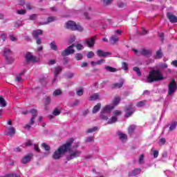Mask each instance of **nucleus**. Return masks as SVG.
I'll return each instance as SVG.
<instances>
[{
    "instance_id": "f257e3e1",
    "label": "nucleus",
    "mask_w": 177,
    "mask_h": 177,
    "mask_svg": "<svg viewBox=\"0 0 177 177\" xmlns=\"http://www.w3.org/2000/svg\"><path fill=\"white\" fill-rule=\"evenodd\" d=\"M73 142L74 139L70 138L64 145L59 147L58 150L54 152L53 158H54V160H59V158H60L66 151H68V150H70V147H71V145H73Z\"/></svg>"
},
{
    "instance_id": "f03ea898",
    "label": "nucleus",
    "mask_w": 177,
    "mask_h": 177,
    "mask_svg": "<svg viewBox=\"0 0 177 177\" xmlns=\"http://www.w3.org/2000/svg\"><path fill=\"white\" fill-rule=\"evenodd\" d=\"M79 146L80 142H76L72 146V149H69L70 156L66 158L68 161H70V160H74V158H77V157H80V156H81L82 151L76 149Z\"/></svg>"
},
{
    "instance_id": "7ed1b4c3",
    "label": "nucleus",
    "mask_w": 177,
    "mask_h": 177,
    "mask_svg": "<svg viewBox=\"0 0 177 177\" xmlns=\"http://www.w3.org/2000/svg\"><path fill=\"white\" fill-rule=\"evenodd\" d=\"M114 109V105L109 104L105 106L100 112V118L104 121L109 120V114Z\"/></svg>"
},
{
    "instance_id": "20e7f679",
    "label": "nucleus",
    "mask_w": 177,
    "mask_h": 177,
    "mask_svg": "<svg viewBox=\"0 0 177 177\" xmlns=\"http://www.w3.org/2000/svg\"><path fill=\"white\" fill-rule=\"evenodd\" d=\"M66 28L73 31H84V28L80 24H75V21H68L66 24Z\"/></svg>"
},
{
    "instance_id": "39448f33",
    "label": "nucleus",
    "mask_w": 177,
    "mask_h": 177,
    "mask_svg": "<svg viewBox=\"0 0 177 177\" xmlns=\"http://www.w3.org/2000/svg\"><path fill=\"white\" fill-rule=\"evenodd\" d=\"M177 86L176 81L175 79H172L168 84V95L169 96H171L176 91Z\"/></svg>"
},
{
    "instance_id": "423d86ee",
    "label": "nucleus",
    "mask_w": 177,
    "mask_h": 177,
    "mask_svg": "<svg viewBox=\"0 0 177 177\" xmlns=\"http://www.w3.org/2000/svg\"><path fill=\"white\" fill-rule=\"evenodd\" d=\"M133 51L136 53V55H137V56H150L151 55V50H146L145 48L140 50L133 48Z\"/></svg>"
},
{
    "instance_id": "0eeeda50",
    "label": "nucleus",
    "mask_w": 177,
    "mask_h": 177,
    "mask_svg": "<svg viewBox=\"0 0 177 177\" xmlns=\"http://www.w3.org/2000/svg\"><path fill=\"white\" fill-rule=\"evenodd\" d=\"M125 111H126L125 117L127 118H129V117H131V115H132V114L135 113V108L133 106V104H129V106L126 108Z\"/></svg>"
},
{
    "instance_id": "6e6552de",
    "label": "nucleus",
    "mask_w": 177,
    "mask_h": 177,
    "mask_svg": "<svg viewBox=\"0 0 177 177\" xmlns=\"http://www.w3.org/2000/svg\"><path fill=\"white\" fill-rule=\"evenodd\" d=\"M156 81V70H152L149 72V75L147 79V82L149 83L154 82Z\"/></svg>"
},
{
    "instance_id": "1a4fd4ad",
    "label": "nucleus",
    "mask_w": 177,
    "mask_h": 177,
    "mask_svg": "<svg viewBox=\"0 0 177 177\" xmlns=\"http://www.w3.org/2000/svg\"><path fill=\"white\" fill-rule=\"evenodd\" d=\"M74 48V44H72L69 47H68L62 53V56H68V55H71L74 53V50L73 49Z\"/></svg>"
},
{
    "instance_id": "9d476101",
    "label": "nucleus",
    "mask_w": 177,
    "mask_h": 177,
    "mask_svg": "<svg viewBox=\"0 0 177 177\" xmlns=\"http://www.w3.org/2000/svg\"><path fill=\"white\" fill-rule=\"evenodd\" d=\"M26 61L28 62H32V63L37 62V57H34L30 53H27L25 55Z\"/></svg>"
},
{
    "instance_id": "9b49d317",
    "label": "nucleus",
    "mask_w": 177,
    "mask_h": 177,
    "mask_svg": "<svg viewBox=\"0 0 177 177\" xmlns=\"http://www.w3.org/2000/svg\"><path fill=\"white\" fill-rule=\"evenodd\" d=\"M165 80V77L162 75V73L159 70H156V82L162 81Z\"/></svg>"
},
{
    "instance_id": "f8f14e48",
    "label": "nucleus",
    "mask_w": 177,
    "mask_h": 177,
    "mask_svg": "<svg viewBox=\"0 0 177 177\" xmlns=\"http://www.w3.org/2000/svg\"><path fill=\"white\" fill-rule=\"evenodd\" d=\"M167 17L171 23H177V17L172 15L171 12L167 13Z\"/></svg>"
},
{
    "instance_id": "ddd939ff",
    "label": "nucleus",
    "mask_w": 177,
    "mask_h": 177,
    "mask_svg": "<svg viewBox=\"0 0 177 177\" xmlns=\"http://www.w3.org/2000/svg\"><path fill=\"white\" fill-rule=\"evenodd\" d=\"M31 158H32V153H28L21 160L22 164H27V162H30L31 161Z\"/></svg>"
},
{
    "instance_id": "4468645a",
    "label": "nucleus",
    "mask_w": 177,
    "mask_h": 177,
    "mask_svg": "<svg viewBox=\"0 0 177 177\" xmlns=\"http://www.w3.org/2000/svg\"><path fill=\"white\" fill-rule=\"evenodd\" d=\"M30 113H31V114H32V118L30 121V125H33L34 120H35V117L37 115H38V113L37 112V110H35V109L30 110Z\"/></svg>"
},
{
    "instance_id": "2eb2a0df",
    "label": "nucleus",
    "mask_w": 177,
    "mask_h": 177,
    "mask_svg": "<svg viewBox=\"0 0 177 177\" xmlns=\"http://www.w3.org/2000/svg\"><path fill=\"white\" fill-rule=\"evenodd\" d=\"M62 72V67L57 66L55 68L54 74H55V78L53 80V84H55L56 82V80H57V75H59V73Z\"/></svg>"
},
{
    "instance_id": "dca6fc26",
    "label": "nucleus",
    "mask_w": 177,
    "mask_h": 177,
    "mask_svg": "<svg viewBox=\"0 0 177 177\" xmlns=\"http://www.w3.org/2000/svg\"><path fill=\"white\" fill-rule=\"evenodd\" d=\"M95 39H96V37H93L91 38L87 39L85 43L87 44L88 48H91V46H93V45H95Z\"/></svg>"
},
{
    "instance_id": "f3484780",
    "label": "nucleus",
    "mask_w": 177,
    "mask_h": 177,
    "mask_svg": "<svg viewBox=\"0 0 177 177\" xmlns=\"http://www.w3.org/2000/svg\"><path fill=\"white\" fill-rule=\"evenodd\" d=\"M15 133H16V129L15 127H10L6 130V134L7 136H12Z\"/></svg>"
},
{
    "instance_id": "a211bd4d",
    "label": "nucleus",
    "mask_w": 177,
    "mask_h": 177,
    "mask_svg": "<svg viewBox=\"0 0 177 177\" xmlns=\"http://www.w3.org/2000/svg\"><path fill=\"white\" fill-rule=\"evenodd\" d=\"M19 5L24 6V8H26V9H28V10H31V9H32V6L30 3L26 4V1L24 0H20Z\"/></svg>"
},
{
    "instance_id": "6ab92c4d",
    "label": "nucleus",
    "mask_w": 177,
    "mask_h": 177,
    "mask_svg": "<svg viewBox=\"0 0 177 177\" xmlns=\"http://www.w3.org/2000/svg\"><path fill=\"white\" fill-rule=\"evenodd\" d=\"M97 55L99 57H106V56H109L111 53L109 52H104L102 50H98L97 51Z\"/></svg>"
},
{
    "instance_id": "aec40b11",
    "label": "nucleus",
    "mask_w": 177,
    "mask_h": 177,
    "mask_svg": "<svg viewBox=\"0 0 177 177\" xmlns=\"http://www.w3.org/2000/svg\"><path fill=\"white\" fill-rule=\"evenodd\" d=\"M11 55H12V51H10L9 48H5L3 56H5L7 62H8L9 60V56H11Z\"/></svg>"
},
{
    "instance_id": "412c9836",
    "label": "nucleus",
    "mask_w": 177,
    "mask_h": 177,
    "mask_svg": "<svg viewBox=\"0 0 177 177\" xmlns=\"http://www.w3.org/2000/svg\"><path fill=\"white\" fill-rule=\"evenodd\" d=\"M141 171L142 170L140 169H135L132 171L129 172V176H136V175H139V174H140Z\"/></svg>"
},
{
    "instance_id": "4be33fe9",
    "label": "nucleus",
    "mask_w": 177,
    "mask_h": 177,
    "mask_svg": "<svg viewBox=\"0 0 177 177\" xmlns=\"http://www.w3.org/2000/svg\"><path fill=\"white\" fill-rule=\"evenodd\" d=\"M26 71H27V70L24 69L21 73L17 74L16 75L15 81L17 82H20L21 81V77H23V75H24V73H26Z\"/></svg>"
},
{
    "instance_id": "5701e85b",
    "label": "nucleus",
    "mask_w": 177,
    "mask_h": 177,
    "mask_svg": "<svg viewBox=\"0 0 177 177\" xmlns=\"http://www.w3.org/2000/svg\"><path fill=\"white\" fill-rule=\"evenodd\" d=\"M60 113H61L60 110H59L57 108H56V109L53 111V115H48V118H49L50 120H52V118H53V115H55V116L60 115Z\"/></svg>"
},
{
    "instance_id": "b1692460",
    "label": "nucleus",
    "mask_w": 177,
    "mask_h": 177,
    "mask_svg": "<svg viewBox=\"0 0 177 177\" xmlns=\"http://www.w3.org/2000/svg\"><path fill=\"white\" fill-rule=\"evenodd\" d=\"M39 35H42V30H33L32 37L34 38H38Z\"/></svg>"
},
{
    "instance_id": "393cba45",
    "label": "nucleus",
    "mask_w": 177,
    "mask_h": 177,
    "mask_svg": "<svg viewBox=\"0 0 177 177\" xmlns=\"http://www.w3.org/2000/svg\"><path fill=\"white\" fill-rule=\"evenodd\" d=\"M164 56V53H162V50L160 48L156 53V59H162Z\"/></svg>"
},
{
    "instance_id": "a878e982",
    "label": "nucleus",
    "mask_w": 177,
    "mask_h": 177,
    "mask_svg": "<svg viewBox=\"0 0 177 177\" xmlns=\"http://www.w3.org/2000/svg\"><path fill=\"white\" fill-rule=\"evenodd\" d=\"M118 135L119 136V139H120V140L122 142H124V140H127V134H125L124 133L119 132V133H118Z\"/></svg>"
},
{
    "instance_id": "bb28decb",
    "label": "nucleus",
    "mask_w": 177,
    "mask_h": 177,
    "mask_svg": "<svg viewBox=\"0 0 177 177\" xmlns=\"http://www.w3.org/2000/svg\"><path fill=\"white\" fill-rule=\"evenodd\" d=\"M99 97H100V95H99L98 93H94V94H92V95L90 96L88 100H90V101H91V102H92V101H95V100H99Z\"/></svg>"
},
{
    "instance_id": "cd10ccee",
    "label": "nucleus",
    "mask_w": 177,
    "mask_h": 177,
    "mask_svg": "<svg viewBox=\"0 0 177 177\" xmlns=\"http://www.w3.org/2000/svg\"><path fill=\"white\" fill-rule=\"evenodd\" d=\"M100 107H102V104L97 103V105H95L93 107V113L96 114V113H97V111H99L100 110Z\"/></svg>"
},
{
    "instance_id": "c85d7f7f",
    "label": "nucleus",
    "mask_w": 177,
    "mask_h": 177,
    "mask_svg": "<svg viewBox=\"0 0 177 177\" xmlns=\"http://www.w3.org/2000/svg\"><path fill=\"white\" fill-rule=\"evenodd\" d=\"M120 102H121V97H115L113 99V103L111 104H112L115 107V106H117L118 104H119Z\"/></svg>"
},
{
    "instance_id": "c756f323",
    "label": "nucleus",
    "mask_w": 177,
    "mask_h": 177,
    "mask_svg": "<svg viewBox=\"0 0 177 177\" xmlns=\"http://www.w3.org/2000/svg\"><path fill=\"white\" fill-rule=\"evenodd\" d=\"M110 43L112 45H114L116 42H118V37L117 36H112L109 39Z\"/></svg>"
},
{
    "instance_id": "7c9ffc66",
    "label": "nucleus",
    "mask_w": 177,
    "mask_h": 177,
    "mask_svg": "<svg viewBox=\"0 0 177 177\" xmlns=\"http://www.w3.org/2000/svg\"><path fill=\"white\" fill-rule=\"evenodd\" d=\"M122 85H124V80H120L118 83L113 84L114 88H122Z\"/></svg>"
},
{
    "instance_id": "2f4dec72",
    "label": "nucleus",
    "mask_w": 177,
    "mask_h": 177,
    "mask_svg": "<svg viewBox=\"0 0 177 177\" xmlns=\"http://www.w3.org/2000/svg\"><path fill=\"white\" fill-rule=\"evenodd\" d=\"M52 21H55V17H50L47 19V21L44 23H41L40 24L41 26H44L45 24H49V23H52Z\"/></svg>"
},
{
    "instance_id": "473e14b6",
    "label": "nucleus",
    "mask_w": 177,
    "mask_h": 177,
    "mask_svg": "<svg viewBox=\"0 0 177 177\" xmlns=\"http://www.w3.org/2000/svg\"><path fill=\"white\" fill-rule=\"evenodd\" d=\"M105 70H106V71H109V73H115V71H117V69L115 68H113L109 66H105Z\"/></svg>"
},
{
    "instance_id": "72a5a7b5",
    "label": "nucleus",
    "mask_w": 177,
    "mask_h": 177,
    "mask_svg": "<svg viewBox=\"0 0 177 177\" xmlns=\"http://www.w3.org/2000/svg\"><path fill=\"white\" fill-rule=\"evenodd\" d=\"M118 118L117 116H112L109 120L108 124H114V122H117Z\"/></svg>"
},
{
    "instance_id": "f704fd0d",
    "label": "nucleus",
    "mask_w": 177,
    "mask_h": 177,
    "mask_svg": "<svg viewBox=\"0 0 177 177\" xmlns=\"http://www.w3.org/2000/svg\"><path fill=\"white\" fill-rule=\"evenodd\" d=\"M176 127H177V122L175 121L169 127V132H172V131H174V129H176Z\"/></svg>"
},
{
    "instance_id": "c9c22d12",
    "label": "nucleus",
    "mask_w": 177,
    "mask_h": 177,
    "mask_svg": "<svg viewBox=\"0 0 177 177\" xmlns=\"http://www.w3.org/2000/svg\"><path fill=\"white\" fill-rule=\"evenodd\" d=\"M136 128V126H135L134 124L131 125L128 128V132H129V135H132L133 133V131H135Z\"/></svg>"
},
{
    "instance_id": "e433bc0d",
    "label": "nucleus",
    "mask_w": 177,
    "mask_h": 177,
    "mask_svg": "<svg viewBox=\"0 0 177 177\" xmlns=\"http://www.w3.org/2000/svg\"><path fill=\"white\" fill-rule=\"evenodd\" d=\"M158 37L161 44H164V39H165V35H164V32L159 33Z\"/></svg>"
},
{
    "instance_id": "4c0bfd02",
    "label": "nucleus",
    "mask_w": 177,
    "mask_h": 177,
    "mask_svg": "<svg viewBox=\"0 0 177 177\" xmlns=\"http://www.w3.org/2000/svg\"><path fill=\"white\" fill-rule=\"evenodd\" d=\"M133 71H135V73H136L138 77H140V75H142V73L140 72V68H139V67L138 66L133 67Z\"/></svg>"
},
{
    "instance_id": "58836bf2",
    "label": "nucleus",
    "mask_w": 177,
    "mask_h": 177,
    "mask_svg": "<svg viewBox=\"0 0 177 177\" xmlns=\"http://www.w3.org/2000/svg\"><path fill=\"white\" fill-rule=\"evenodd\" d=\"M0 107H6V101L3 97L0 96Z\"/></svg>"
},
{
    "instance_id": "ea45409f",
    "label": "nucleus",
    "mask_w": 177,
    "mask_h": 177,
    "mask_svg": "<svg viewBox=\"0 0 177 177\" xmlns=\"http://www.w3.org/2000/svg\"><path fill=\"white\" fill-rule=\"evenodd\" d=\"M50 48L52 50H57V46L56 45V42L52 41L50 44Z\"/></svg>"
},
{
    "instance_id": "a19ab883",
    "label": "nucleus",
    "mask_w": 177,
    "mask_h": 177,
    "mask_svg": "<svg viewBox=\"0 0 177 177\" xmlns=\"http://www.w3.org/2000/svg\"><path fill=\"white\" fill-rule=\"evenodd\" d=\"M146 103H147V101L146 100L140 101L136 104V106L137 107H143L146 106Z\"/></svg>"
},
{
    "instance_id": "79ce46f5",
    "label": "nucleus",
    "mask_w": 177,
    "mask_h": 177,
    "mask_svg": "<svg viewBox=\"0 0 177 177\" xmlns=\"http://www.w3.org/2000/svg\"><path fill=\"white\" fill-rule=\"evenodd\" d=\"M41 147H43V149H44V150H46V151H49V150H50V147H49V145H48L45 142L41 144Z\"/></svg>"
},
{
    "instance_id": "37998d69",
    "label": "nucleus",
    "mask_w": 177,
    "mask_h": 177,
    "mask_svg": "<svg viewBox=\"0 0 177 177\" xmlns=\"http://www.w3.org/2000/svg\"><path fill=\"white\" fill-rule=\"evenodd\" d=\"M97 131V127H94L91 129H88L86 132L87 133H92V132H96Z\"/></svg>"
},
{
    "instance_id": "c03bdc74",
    "label": "nucleus",
    "mask_w": 177,
    "mask_h": 177,
    "mask_svg": "<svg viewBox=\"0 0 177 177\" xmlns=\"http://www.w3.org/2000/svg\"><path fill=\"white\" fill-rule=\"evenodd\" d=\"M80 104V100H76L75 102L70 104V107H75V106H78Z\"/></svg>"
},
{
    "instance_id": "a18cd8bd",
    "label": "nucleus",
    "mask_w": 177,
    "mask_h": 177,
    "mask_svg": "<svg viewBox=\"0 0 177 177\" xmlns=\"http://www.w3.org/2000/svg\"><path fill=\"white\" fill-rule=\"evenodd\" d=\"M76 94L77 96H82L84 95V89L82 88H79L76 91Z\"/></svg>"
},
{
    "instance_id": "49530a36",
    "label": "nucleus",
    "mask_w": 177,
    "mask_h": 177,
    "mask_svg": "<svg viewBox=\"0 0 177 177\" xmlns=\"http://www.w3.org/2000/svg\"><path fill=\"white\" fill-rule=\"evenodd\" d=\"M53 96H59V95H62V91L59 89H57L53 92Z\"/></svg>"
},
{
    "instance_id": "de8ad7c7",
    "label": "nucleus",
    "mask_w": 177,
    "mask_h": 177,
    "mask_svg": "<svg viewBox=\"0 0 177 177\" xmlns=\"http://www.w3.org/2000/svg\"><path fill=\"white\" fill-rule=\"evenodd\" d=\"M145 162V155L141 154L139 158V164H143Z\"/></svg>"
},
{
    "instance_id": "09e8293b",
    "label": "nucleus",
    "mask_w": 177,
    "mask_h": 177,
    "mask_svg": "<svg viewBox=\"0 0 177 177\" xmlns=\"http://www.w3.org/2000/svg\"><path fill=\"white\" fill-rule=\"evenodd\" d=\"M103 1V5L104 6H107V5H110L113 2V0H102Z\"/></svg>"
},
{
    "instance_id": "8fccbe9b",
    "label": "nucleus",
    "mask_w": 177,
    "mask_h": 177,
    "mask_svg": "<svg viewBox=\"0 0 177 177\" xmlns=\"http://www.w3.org/2000/svg\"><path fill=\"white\" fill-rule=\"evenodd\" d=\"M93 56H95V53L92 51H90L87 53L88 59H92V57H93Z\"/></svg>"
},
{
    "instance_id": "3c124183",
    "label": "nucleus",
    "mask_w": 177,
    "mask_h": 177,
    "mask_svg": "<svg viewBox=\"0 0 177 177\" xmlns=\"http://www.w3.org/2000/svg\"><path fill=\"white\" fill-rule=\"evenodd\" d=\"M0 38H1L3 41H6V38H8V35H6V33H2L0 35Z\"/></svg>"
},
{
    "instance_id": "603ef678",
    "label": "nucleus",
    "mask_w": 177,
    "mask_h": 177,
    "mask_svg": "<svg viewBox=\"0 0 177 177\" xmlns=\"http://www.w3.org/2000/svg\"><path fill=\"white\" fill-rule=\"evenodd\" d=\"M75 58L77 60H82V54H81V53L76 54Z\"/></svg>"
},
{
    "instance_id": "864d4df0",
    "label": "nucleus",
    "mask_w": 177,
    "mask_h": 177,
    "mask_svg": "<svg viewBox=\"0 0 177 177\" xmlns=\"http://www.w3.org/2000/svg\"><path fill=\"white\" fill-rule=\"evenodd\" d=\"M76 48L77 49V50H82V49H84V46H82V44H77L76 45Z\"/></svg>"
},
{
    "instance_id": "5fc2aeb1",
    "label": "nucleus",
    "mask_w": 177,
    "mask_h": 177,
    "mask_svg": "<svg viewBox=\"0 0 177 177\" xmlns=\"http://www.w3.org/2000/svg\"><path fill=\"white\" fill-rule=\"evenodd\" d=\"M50 103V97L48 96L45 98V104H49Z\"/></svg>"
},
{
    "instance_id": "6e6d98bb",
    "label": "nucleus",
    "mask_w": 177,
    "mask_h": 177,
    "mask_svg": "<svg viewBox=\"0 0 177 177\" xmlns=\"http://www.w3.org/2000/svg\"><path fill=\"white\" fill-rule=\"evenodd\" d=\"M17 12L18 13V15H25L26 13V10L23 9V10H18L17 11Z\"/></svg>"
},
{
    "instance_id": "4d7b16f0",
    "label": "nucleus",
    "mask_w": 177,
    "mask_h": 177,
    "mask_svg": "<svg viewBox=\"0 0 177 177\" xmlns=\"http://www.w3.org/2000/svg\"><path fill=\"white\" fill-rule=\"evenodd\" d=\"M38 17V15L37 14H33L30 16V20H35Z\"/></svg>"
},
{
    "instance_id": "13d9d810",
    "label": "nucleus",
    "mask_w": 177,
    "mask_h": 177,
    "mask_svg": "<svg viewBox=\"0 0 177 177\" xmlns=\"http://www.w3.org/2000/svg\"><path fill=\"white\" fill-rule=\"evenodd\" d=\"M122 114V112L121 111H119V110H116V111H113V115L115 116V115H121Z\"/></svg>"
},
{
    "instance_id": "bf43d9fd",
    "label": "nucleus",
    "mask_w": 177,
    "mask_h": 177,
    "mask_svg": "<svg viewBox=\"0 0 177 177\" xmlns=\"http://www.w3.org/2000/svg\"><path fill=\"white\" fill-rule=\"evenodd\" d=\"M122 68L127 71V70H128V64L123 62L122 63Z\"/></svg>"
},
{
    "instance_id": "052dcab7",
    "label": "nucleus",
    "mask_w": 177,
    "mask_h": 177,
    "mask_svg": "<svg viewBox=\"0 0 177 177\" xmlns=\"http://www.w3.org/2000/svg\"><path fill=\"white\" fill-rule=\"evenodd\" d=\"M159 142L160 144H162V145H165L167 140H165V138H160Z\"/></svg>"
},
{
    "instance_id": "680f3d73",
    "label": "nucleus",
    "mask_w": 177,
    "mask_h": 177,
    "mask_svg": "<svg viewBox=\"0 0 177 177\" xmlns=\"http://www.w3.org/2000/svg\"><path fill=\"white\" fill-rule=\"evenodd\" d=\"M31 145H32V141L28 140L26 142H25V146H31Z\"/></svg>"
},
{
    "instance_id": "e2e57ef3",
    "label": "nucleus",
    "mask_w": 177,
    "mask_h": 177,
    "mask_svg": "<svg viewBox=\"0 0 177 177\" xmlns=\"http://www.w3.org/2000/svg\"><path fill=\"white\" fill-rule=\"evenodd\" d=\"M118 8H125V3L123 2H120L118 3Z\"/></svg>"
},
{
    "instance_id": "0e129e2a",
    "label": "nucleus",
    "mask_w": 177,
    "mask_h": 177,
    "mask_svg": "<svg viewBox=\"0 0 177 177\" xmlns=\"http://www.w3.org/2000/svg\"><path fill=\"white\" fill-rule=\"evenodd\" d=\"M151 154L153 155V158H156V149L155 148L151 149Z\"/></svg>"
},
{
    "instance_id": "69168bd1",
    "label": "nucleus",
    "mask_w": 177,
    "mask_h": 177,
    "mask_svg": "<svg viewBox=\"0 0 177 177\" xmlns=\"http://www.w3.org/2000/svg\"><path fill=\"white\" fill-rule=\"evenodd\" d=\"M102 63H104V59H102L98 61H97V65L100 66Z\"/></svg>"
},
{
    "instance_id": "338daca9",
    "label": "nucleus",
    "mask_w": 177,
    "mask_h": 177,
    "mask_svg": "<svg viewBox=\"0 0 177 177\" xmlns=\"http://www.w3.org/2000/svg\"><path fill=\"white\" fill-rule=\"evenodd\" d=\"M74 41H75V36L72 37L69 39L68 42H69V44H73V42H74Z\"/></svg>"
},
{
    "instance_id": "774afa93",
    "label": "nucleus",
    "mask_w": 177,
    "mask_h": 177,
    "mask_svg": "<svg viewBox=\"0 0 177 177\" xmlns=\"http://www.w3.org/2000/svg\"><path fill=\"white\" fill-rule=\"evenodd\" d=\"M171 64L174 67H177V60L172 61Z\"/></svg>"
}]
</instances>
